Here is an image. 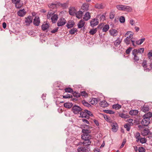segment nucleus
I'll return each mask as SVG.
<instances>
[{
  "mask_svg": "<svg viewBox=\"0 0 152 152\" xmlns=\"http://www.w3.org/2000/svg\"><path fill=\"white\" fill-rule=\"evenodd\" d=\"M82 132L83 134L81 135V138L84 141L83 144L85 146L90 145L91 143L90 140L92 139L91 136L89 134L91 131L89 130L82 129Z\"/></svg>",
  "mask_w": 152,
  "mask_h": 152,
  "instance_id": "1",
  "label": "nucleus"
},
{
  "mask_svg": "<svg viewBox=\"0 0 152 152\" xmlns=\"http://www.w3.org/2000/svg\"><path fill=\"white\" fill-rule=\"evenodd\" d=\"M80 117L84 118L87 119L89 118V116H93V113L90 111L87 110H85L84 111L80 112Z\"/></svg>",
  "mask_w": 152,
  "mask_h": 152,
  "instance_id": "2",
  "label": "nucleus"
},
{
  "mask_svg": "<svg viewBox=\"0 0 152 152\" xmlns=\"http://www.w3.org/2000/svg\"><path fill=\"white\" fill-rule=\"evenodd\" d=\"M71 110L74 114H77L82 111V109L80 106L75 104L72 107Z\"/></svg>",
  "mask_w": 152,
  "mask_h": 152,
  "instance_id": "3",
  "label": "nucleus"
},
{
  "mask_svg": "<svg viewBox=\"0 0 152 152\" xmlns=\"http://www.w3.org/2000/svg\"><path fill=\"white\" fill-rule=\"evenodd\" d=\"M143 119L142 120L141 124L142 125L147 126L150 122V119L148 118H145L143 117Z\"/></svg>",
  "mask_w": 152,
  "mask_h": 152,
  "instance_id": "4",
  "label": "nucleus"
},
{
  "mask_svg": "<svg viewBox=\"0 0 152 152\" xmlns=\"http://www.w3.org/2000/svg\"><path fill=\"white\" fill-rule=\"evenodd\" d=\"M90 26L92 27L96 26L99 23V20L97 18H94L92 19L90 21Z\"/></svg>",
  "mask_w": 152,
  "mask_h": 152,
  "instance_id": "5",
  "label": "nucleus"
},
{
  "mask_svg": "<svg viewBox=\"0 0 152 152\" xmlns=\"http://www.w3.org/2000/svg\"><path fill=\"white\" fill-rule=\"evenodd\" d=\"M33 18L32 16H28L27 17L25 18V22L26 23V26H29L32 23L33 21Z\"/></svg>",
  "mask_w": 152,
  "mask_h": 152,
  "instance_id": "6",
  "label": "nucleus"
},
{
  "mask_svg": "<svg viewBox=\"0 0 152 152\" xmlns=\"http://www.w3.org/2000/svg\"><path fill=\"white\" fill-rule=\"evenodd\" d=\"M66 20L63 18H61L59 19L57 23V26L58 27L62 26L66 23Z\"/></svg>",
  "mask_w": 152,
  "mask_h": 152,
  "instance_id": "7",
  "label": "nucleus"
},
{
  "mask_svg": "<svg viewBox=\"0 0 152 152\" xmlns=\"http://www.w3.org/2000/svg\"><path fill=\"white\" fill-rule=\"evenodd\" d=\"M133 34L131 33L129 36L127 37L124 40V42L127 45L130 44V41L132 40Z\"/></svg>",
  "mask_w": 152,
  "mask_h": 152,
  "instance_id": "8",
  "label": "nucleus"
},
{
  "mask_svg": "<svg viewBox=\"0 0 152 152\" xmlns=\"http://www.w3.org/2000/svg\"><path fill=\"white\" fill-rule=\"evenodd\" d=\"M72 94L75 98H72V99L71 100L73 101H77L78 100L77 98L80 97L81 96V94L80 93L75 91H74Z\"/></svg>",
  "mask_w": 152,
  "mask_h": 152,
  "instance_id": "9",
  "label": "nucleus"
},
{
  "mask_svg": "<svg viewBox=\"0 0 152 152\" xmlns=\"http://www.w3.org/2000/svg\"><path fill=\"white\" fill-rule=\"evenodd\" d=\"M144 48H141L137 50V49H134L132 51V54H137L138 53H143L144 51Z\"/></svg>",
  "mask_w": 152,
  "mask_h": 152,
  "instance_id": "10",
  "label": "nucleus"
},
{
  "mask_svg": "<svg viewBox=\"0 0 152 152\" xmlns=\"http://www.w3.org/2000/svg\"><path fill=\"white\" fill-rule=\"evenodd\" d=\"M75 24V23L73 20H70L67 23L66 26L68 28H71L74 26Z\"/></svg>",
  "mask_w": 152,
  "mask_h": 152,
  "instance_id": "11",
  "label": "nucleus"
},
{
  "mask_svg": "<svg viewBox=\"0 0 152 152\" xmlns=\"http://www.w3.org/2000/svg\"><path fill=\"white\" fill-rule=\"evenodd\" d=\"M33 23L34 24L35 26H39L40 23L39 17L38 16H36L34 19Z\"/></svg>",
  "mask_w": 152,
  "mask_h": 152,
  "instance_id": "12",
  "label": "nucleus"
},
{
  "mask_svg": "<svg viewBox=\"0 0 152 152\" xmlns=\"http://www.w3.org/2000/svg\"><path fill=\"white\" fill-rule=\"evenodd\" d=\"M112 126V128L111 129L112 131L114 132H116L118 129V126L117 124L115 122L113 123Z\"/></svg>",
  "mask_w": 152,
  "mask_h": 152,
  "instance_id": "13",
  "label": "nucleus"
},
{
  "mask_svg": "<svg viewBox=\"0 0 152 152\" xmlns=\"http://www.w3.org/2000/svg\"><path fill=\"white\" fill-rule=\"evenodd\" d=\"M134 55V57L133 58V59L134 60V62L136 65H137V64L139 63V57L137 55V54H132Z\"/></svg>",
  "mask_w": 152,
  "mask_h": 152,
  "instance_id": "14",
  "label": "nucleus"
},
{
  "mask_svg": "<svg viewBox=\"0 0 152 152\" xmlns=\"http://www.w3.org/2000/svg\"><path fill=\"white\" fill-rule=\"evenodd\" d=\"M105 7V4L102 3L96 4L94 6V7L98 9H104Z\"/></svg>",
  "mask_w": 152,
  "mask_h": 152,
  "instance_id": "15",
  "label": "nucleus"
},
{
  "mask_svg": "<svg viewBox=\"0 0 152 152\" xmlns=\"http://www.w3.org/2000/svg\"><path fill=\"white\" fill-rule=\"evenodd\" d=\"M26 13V12L24 9L20 10L17 12L18 15L21 17H23Z\"/></svg>",
  "mask_w": 152,
  "mask_h": 152,
  "instance_id": "16",
  "label": "nucleus"
},
{
  "mask_svg": "<svg viewBox=\"0 0 152 152\" xmlns=\"http://www.w3.org/2000/svg\"><path fill=\"white\" fill-rule=\"evenodd\" d=\"M58 18V15L56 14H54L52 16L50 19L51 20L52 23H55L57 20Z\"/></svg>",
  "mask_w": 152,
  "mask_h": 152,
  "instance_id": "17",
  "label": "nucleus"
},
{
  "mask_svg": "<svg viewBox=\"0 0 152 152\" xmlns=\"http://www.w3.org/2000/svg\"><path fill=\"white\" fill-rule=\"evenodd\" d=\"M76 12V10L75 7H71L69 10V14L71 15H74Z\"/></svg>",
  "mask_w": 152,
  "mask_h": 152,
  "instance_id": "18",
  "label": "nucleus"
},
{
  "mask_svg": "<svg viewBox=\"0 0 152 152\" xmlns=\"http://www.w3.org/2000/svg\"><path fill=\"white\" fill-rule=\"evenodd\" d=\"M91 17L90 13L88 12H87L84 15L83 18L85 20L87 21L90 19Z\"/></svg>",
  "mask_w": 152,
  "mask_h": 152,
  "instance_id": "19",
  "label": "nucleus"
},
{
  "mask_svg": "<svg viewBox=\"0 0 152 152\" xmlns=\"http://www.w3.org/2000/svg\"><path fill=\"white\" fill-rule=\"evenodd\" d=\"M122 41V39H121L119 37H118L117 39L114 42V45L115 47H118V45L121 44Z\"/></svg>",
  "mask_w": 152,
  "mask_h": 152,
  "instance_id": "20",
  "label": "nucleus"
},
{
  "mask_svg": "<svg viewBox=\"0 0 152 152\" xmlns=\"http://www.w3.org/2000/svg\"><path fill=\"white\" fill-rule=\"evenodd\" d=\"M110 33L111 36L113 37L116 36L117 35V31L115 29H112L110 30Z\"/></svg>",
  "mask_w": 152,
  "mask_h": 152,
  "instance_id": "21",
  "label": "nucleus"
},
{
  "mask_svg": "<svg viewBox=\"0 0 152 152\" xmlns=\"http://www.w3.org/2000/svg\"><path fill=\"white\" fill-rule=\"evenodd\" d=\"M73 104L72 103L69 102H66L64 103V106L67 108L70 109L72 107Z\"/></svg>",
  "mask_w": 152,
  "mask_h": 152,
  "instance_id": "22",
  "label": "nucleus"
},
{
  "mask_svg": "<svg viewBox=\"0 0 152 152\" xmlns=\"http://www.w3.org/2000/svg\"><path fill=\"white\" fill-rule=\"evenodd\" d=\"M83 14V12L82 11H79L77 12H76L75 15L77 18L80 19L82 18Z\"/></svg>",
  "mask_w": 152,
  "mask_h": 152,
  "instance_id": "23",
  "label": "nucleus"
},
{
  "mask_svg": "<svg viewBox=\"0 0 152 152\" xmlns=\"http://www.w3.org/2000/svg\"><path fill=\"white\" fill-rule=\"evenodd\" d=\"M100 101L99 99L93 98L90 102L91 104L92 105H94L96 104L98 102Z\"/></svg>",
  "mask_w": 152,
  "mask_h": 152,
  "instance_id": "24",
  "label": "nucleus"
},
{
  "mask_svg": "<svg viewBox=\"0 0 152 152\" xmlns=\"http://www.w3.org/2000/svg\"><path fill=\"white\" fill-rule=\"evenodd\" d=\"M138 110H131L129 111V114L131 115H136L138 114Z\"/></svg>",
  "mask_w": 152,
  "mask_h": 152,
  "instance_id": "25",
  "label": "nucleus"
},
{
  "mask_svg": "<svg viewBox=\"0 0 152 152\" xmlns=\"http://www.w3.org/2000/svg\"><path fill=\"white\" fill-rule=\"evenodd\" d=\"M54 12L51 10L49 11L47 15V18L48 19H50V18L53 15H54Z\"/></svg>",
  "mask_w": 152,
  "mask_h": 152,
  "instance_id": "26",
  "label": "nucleus"
},
{
  "mask_svg": "<svg viewBox=\"0 0 152 152\" xmlns=\"http://www.w3.org/2000/svg\"><path fill=\"white\" fill-rule=\"evenodd\" d=\"M49 26V23H46L45 24H43L42 26V29L44 31L47 29Z\"/></svg>",
  "mask_w": 152,
  "mask_h": 152,
  "instance_id": "27",
  "label": "nucleus"
},
{
  "mask_svg": "<svg viewBox=\"0 0 152 152\" xmlns=\"http://www.w3.org/2000/svg\"><path fill=\"white\" fill-rule=\"evenodd\" d=\"M100 105L102 107H105L108 106V104L106 101L104 100L101 102L100 103Z\"/></svg>",
  "mask_w": 152,
  "mask_h": 152,
  "instance_id": "28",
  "label": "nucleus"
},
{
  "mask_svg": "<svg viewBox=\"0 0 152 152\" xmlns=\"http://www.w3.org/2000/svg\"><path fill=\"white\" fill-rule=\"evenodd\" d=\"M85 22L82 20H81L77 24V26L79 28H81L83 27L85 24Z\"/></svg>",
  "mask_w": 152,
  "mask_h": 152,
  "instance_id": "29",
  "label": "nucleus"
},
{
  "mask_svg": "<svg viewBox=\"0 0 152 152\" xmlns=\"http://www.w3.org/2000/svg\"><path fill=\"white\" fill-rule=\"evenodd\" d=\"M150 132L149 129L148 128H145L143 129L142 134L144 136H147L149 134Z\"/></svg>",
  "mask_w": 152,
  "mask_h": 152,
  "instance_id": "30",
  "label": "nucleus"
},
{
  "mask_svg": "<svg viewBox=\"0 0 152 152\" xmlns=\"http://www.w3.org/2000/svg\"><path fill=\"white\" fill-rule=\"evenodd\" d=\"M89 5L88 4L84 3L81 7V8L84 10H87L88 9Z\"/></svg>",
  "mask_w": 152,
  "mask_h": 152,
  "instance_id": "31",
  "label": "nucleus"
},
{
  "mask_svg": "<svg viewBox=\"0 0 152 152\" xmlns=\"http://www.w3.org/2000/svg\"><path fill=\"white\" fill-rule=\"evenodd\" d=\"M132 10V9L130 6L124 5V11L131 12Z\"/></svg>",
  "mask_w": 152,
  "mask_h": 152,
  "instance_id": "32",
  "label": "nucleus"
},
{
  "mask_svg": "<svg viewBox=\"0 0 152 152\" xmlns=\"http://www.w3.org/2000/svg\"><path fill=\"white\" fill-rule=\"evenodd\" d=\"M106 13H105L104 14L101 15H98L96 17L97 18H100V19L101 20L104 21V20H105V15H106Z\"/></svg>",
  "mask_w": 152,
  "mask_h": 152,
  "instance_id": "33",
  "label": "nucleus"
},
{
  "mask_svg": "<svg viewBox=\"0 0 152 152\" xmlns=\"http://www.w3.org/2000/svg\"><path fill=\"white\" fill-rule=\"evenodd\" d=\"M77 151L78 152H86V148L85 147H79L77 148Z\"/></svg>",
  "mask_w": 152,
  "mask_h": 152,
  "instance_id": "34",
  "label": "nucleus"
},
{
  "mask_svg": "<svg viewBox=\"0 0 152 152\" xmlns=\"http://www.w3.org/2000/svg\"><path fill=\"white\" fill-rule=\"evenodd\" d=\"M119 115L121 118H129V115L123 113H119Z\"/></svg>",
  "mask_w": 152,
  "mask_h": 152,
  "instance_id": "35",
  "label": "nucleus"
},
{
  "mask_svg": "<svg viewBox=\"0 0 152 152\" xmlns=\"http://www.w3.org/2000/svg\"><path fill=\"white\" fill-rule=\"evenodd\" d=\"M97 31V28H92L90 30L89 33L91 35H93Z\"/></svg>",
  "mask_w": 152,
  "mask_h": 152,
  "instance_id": "36",
  "label": "nucleus"
},
{
  "mask_svg": "<svg viewBox=\"0 0 152 152\" xmlns=\"http://www.w3.org/2000/svg\"><path fill=\"white\" fill-rule=\"evenodd\" d=\"M77 31V29L76 28H73L69 31V33L70 34L72 35L75 34Z\"/></svg>",
  "mask_w": 152,
  "mask_h": 152,
  "instance_id": "37",
  "label": "nucleus"
},
{
  "mask_svg": "<svg viewBox=\"0 0 152 152\" xmlns=\"http://www.w3.org/2000/svg\"><path fill=\"white\" fill-rule=\"evenodd\" d=\"M121 107V106L118 104H114L112 106L113 108L116 110H118L120 109Z\"/></svg>",
  "mask_w": 152,
  "mask_h": 152,
  "instance_id": "38",
  "label": "nucleus"
},
{
  "mask_svg": "<svg viewBox=\"0 0 152 152\" xmlns=\"http://www.w3.org/2000/svg\"><path fill=\"white\" fill-rule=\"evenodd\" d=\"M145 38H142V39H139L138 41H137L136 42V44H137V45H140L141 44H142L143 42L145 41Z\"/></svg>",
  "mask_w": 152,
  "mask_h": 152,
  "instance_id": "39",
  "label": "nucleus"
},
{
  "mask_svg": "<svg viewBox=\"0 0 152 152\" xmlns=\"http://www.w3.org/2000/svg\"><path fill=\"white\" fill-rule=\"evenodd\" d=\"M109 26L107 24L105 25L103 28L102 31L103 32H106L109 29Z\"/></svg>",
  "mask_w": 152,
  "mask_h": 152,
  "instance_id": "40",
  "label": "nucleus"
},
{
  "mask_svg": "<svg viewBox=\"0 0 152 152\" xmlns=\"http://www.w3.org/2000/svg\"><path fill=\"white\" fill-rule=\"evenodd\" d=\"M149 109V107L148 106L144 105L143 107L142 108V110L143 112L145 113L147 111H148Z\"/></svg>",
  "mask_w": 152,
  "mask_h": 152,
  "instance_id": "41",
  "label": "nucleus"
},
{
  "mask_svg": "<svg viewBox=\"0 0 152 152\" xmlns=\"http://www.w3.org/2000/svg\"><path fill=\"white\" fill-rule=\"evenodd\" d=\"M116 7L118 10L121 11H124V5H117Z\"/></svg>",
  "mask_w": 152,
  "mask_h": 152,
  "instance_id": "42",
  "label": "nucleus"
},
{
  "mask_svg": "<svg viewBox=\"0 0 152 152\" xmlns=\"http://www.w3.org/2000/svg\"><path fill=\"white\" fill-rule=\"evenodd\" d=\"M152 116V113L150 112H148V113L145 114L143 117L145 118H150Z\"/></svg>",
  "mask_w": 152,
  "mask_h": 152,
  "instance_id": "43",
  "label": "nucleus"
},
{
  "mask_svg": "<svg viewBox=\"0 0 152 152\" xmlns=\"http://www.w3.org/2000/svg\"><path fill=\"white\" fill-rule=\"evenodd\" d=\"M135 138L137 139L136 142H138L140 138V133L137 132H136L135 135Z\"/></svg>",
  "mask_w": 152,
  "mask_h": 152,
  "instance_id": "44",
  "label": "nucleus"
},
{
  "mask_svg": "<svg viewBox=\"0 0 152 152\" xmlns=\"http://www.w3.org/2000/svg\"><path fill=\"white\" fill-rule=\"evenodd\" d=\"M64 90L66 92L73 93L74 92L73 89L70 88H66L64 89Z\"/></svg>",
  "mask_w": 152,
  "mask_h": 152,
  "instance_id": "45",
  "label": "nucleus"
},
{
  "mask_svg": "<svg viewBox=\"0 0 152 152\" xmlns=\"http://www.w3.org/2000/svg\"><path fill=\"white\" fill-rule=\"evenodd\" d=\"M23 3H21L20 2L15 4V6L17 8L19 9L21 8L23 6Z\"/></svg>",
  "mask_w": 152,
  "mask_h": 152,
  "instance_id": "46",
  "label": "nucleus"
},
{
  "mask_svg": "<svg viewBox=\"0 0 152 152\" xmlns=\"http://www.w3.org/2000/svg\"><path fill=\"white\" fill-rule=\"evenodd\" d=\"M103 116L104 118L106 120V121H107V122H111V120L110 117H109L106 115H103Z\"/></svg>",
  "mask_w": 152,
  "mask_h": 152,
  "instance_id": "47",
  "label": "nucleus"
},
{
  "mask_svg": "<svg viewBox=\"0 0 152 152\" xmlns=\"http://www.w3.org/2000/svg\"><path fill=\"white\" fill-rule=\"evenodd\" d=\"M72 95L71 94H67L66 95H65L63 96V97L64 98H72Z\"/></svg>",
  "mask_w": 152,
  "mask_h": 152,
  "instance_id": "48",
  "label": "nucleus"
},
{
  "mask_svg": "<svg viewBox=\"0 0 152 152\" xmlns=\"http://www.w3.org/2000/svg\"><path fill=\"white\" fill-rule=\"evenodd\" d=\"M139 140L140 142L142 144L145 143H146V142L147 141L146 140L145 137H142L141 138H140Z\"/></svg>",
  "mask_w": 152,
  "mask_h": 152,
  "instance_id": "49",
  "label": "nucleus"
},
{
  "mask_svg": "<svg viewBox=\"0 0 152 152\" xmlns=\"http://www.w3.org/2000/svg\"><path fill=\"white\" fill-rule=\"evenodd\" d=\"M60 6L63 8L64 9H65L68 7L67 4L66 3L63 4L61 3L60 4Z\"/></svg>",
  "mask_w": 152,
  "mask_h": 152,
  "instance_id": "50",
  "label": "nucleus"
},
{
  "mask_svg": "<svg viewBox=\"0 0 152 152\" xmlns=\"http://www.w3.org/2000/svg\"><path fill=\"white\" fill-rule=\"evenodd\" d=\"M83 104L85 106L88 107H90L91 105L89 104L88 102H86L85 101H83L82 102Z\"/></svg>",
  "mask_w": 152,
  "mask_h": 152,
  "instance_id": "51",
  "label": "nucleus"
},
{
  "mask_svg": "<svg viewBox=\"0 0 152 152\" xmlns=\"http://www.w3.org/2000/svg\"><path fill=\"white\" fill-rule=\"evenodd\" d=\"M103 111L105 113L110 114H113L115 113V112L110 110H104Z\"/></svg>",
  "mask_w": 152,
  "mask_h": 152,
  "instance_id": "52",
  "label": "nucleus"
},
{
  "mask_svg": "<svg viewBox=\"0 0 152 152\" xmlns=\"http://www.w3.org/2000/svg\"><path fill=\"white\" fill-rule=\"evenodd\" d=\"M147 61L145 60H144L142 64V65L143 68L147 67Z\"/></svg>",
  "mask_w": 152,
  "mask_h": 152,
  "instance_id": "53",
  "label": "nucleus"
},
{
  "mask_svg": "<svg viewBox=\"0 0 152 152\" xmlns=\"http://www.w3.org/2000/svg\"><path fill=\"white\" fill-rule=\"evenodd\" d=\"M120 22L121 23H123L125 22V18L124 16H121L119 18Z\"/></svg>",
  "mask_w": 152,
  "mask_h": 152,
  "instance_id": "54",
  "label": "nucleus"
},
{
  "mask_svg": "<svg viewBox=\"0 0 152 152\" xmlns=\"http://www.w3.org/2000/svg\"><path fill=\"white\" fill-rule=\"evenodd\" d=\"M124 127L126 129L127 131H129L130 130L131 127L130 126L126 124L124 125Z\"/></svg>",
  "mask_w": 152,
  "mask_h": 152,
  "instance_id": "55",
  "label": "nucleus"
},
{
  "mask_svg": "<svg viewBox=\"0 0 152 152\" xmlns=\"http://www.w3.org/2000/svg\"><path fill=\"white\" fill-rule=\"evenodd\" d=\"M83 129L84 130H89V127L88 125L86 124H84L83 126Z\"/></svg>",
  "mask_w": 152,
  "mask_h": 152,
  "instance_id": "56",
  "label": "nucleus"
},
{
  "mask_svg": "<svg viewBox=\"0 0 152 152\" xmlns=\"http://www.w3.org/2000/svg\"><path fill=\"white\" fill-rule=\"evenodd\" d=\"M138 151L139 152H145V150L144 147H141L139 148Z\"/></svg>",
  "mask_w": 152,
  "mask_h": 152,
  "instance_id": "57",
  "label": "nucleus"
},
{
  "mask_svg": "<svg viewBox=\"0 0 152 152\" xmlns=\"http://www.w3.org/2000/svg\"><path fill=\"white\" fill-rule=\"evenodd\" d=\"M133 119H129L128 120V123L127 124L131 126H132L133 124V123L132 122L133 121Z\"/></svg>",
  "mask_w": 152,
  "mask_h": 152,
  "instance_id": "58",
  "label": "nucleus"
},
{
  "mask_svg": "<svg viewBox=\"0 0 152 152\" xmlns=\"http://www.w3.org/2000/svg\"><path fill=\"white\" fill-rule=\"evenodd\" d=\"M132 48L131 47H129L126 50V53L127 54H129L130 53Z\"/></svg>",
  "mask_w": 152,
  "mask_h": 152,
  "instance_id": "59",
  "label": "nucleus"
},
{
  "mask_svg": "<svg viewBox=\"0 0 152 152\" xmlns=\"http://www.w3.org/2000/svg\"><path fill=\"white\" fill-rule=\"evenodd\" d=\"M115 16V15L113 12H110V18L111 19H113L114 18Z\"/></svg>",
  "mask_w": 152,
  "mask_h": 152,
  "instance_id": "60",
  "label": "nucleus"
},
{
  "mask_svg": "<svg viewBox=\"0 0 152 152\" xmlns=\"http://www.w3.org/2000/svg\"><path fill=\"white\" fill-rule=\"evenodd\" d=\"M20 0H12V2L15 4L20 2Z\"/></svg>",
  "mask_w": 152,
  "mask_h": 152,
  "instance_id": "61",
  "label": "nucleus"
},
{
  "mask_svg": "<svg viewBox=\"0 0 152 152\" xmlns=\"http://www.w3.org/2000/svg\"><path fill=\"white\" fill-rule=\"evenodd\" d=\"M58 27H57L56 28H55L54 29H53V30H52L51 31V32L52 33H55L56 32L58 31Z\"/></svg>",
  "mask_w": 152,
  "mask_h": 152,
  "instance_id": "62",
  "label": "nucleus"
},
{
  "mask_svg": "<svg viewBox=\"0 0 152 152\" xmlns=\"http://www.w3.org/2000/svg\"><path fill=\"white\" fill-rule=\"evenodd\" d=\"M82 120L83 122L87 124H90L89 122L86 119H82Z\"/></svg>",
  "mask_w": 152,
  "mask_h": 152,
  "instance_id": "63",
  "label": "nucleus"
},
{
  "mask_svg": "<svg viewBox=\"0 0 152 152\" xmlns=\"http://www.w3.org/2000/svg\"><path fill=\"white\" fill-rule=\"evenodd\" d=\"M81 95L83 96H86L87 95V93L85 91H82L81 92Z\"/></svg>",
  "mask_w": 152,
  "mask_h": 152,
  "instance_id": "64",
  "label": "nucleus"
}]
</instances>
